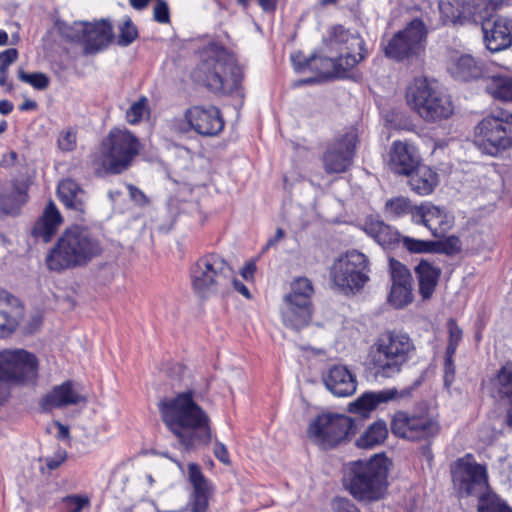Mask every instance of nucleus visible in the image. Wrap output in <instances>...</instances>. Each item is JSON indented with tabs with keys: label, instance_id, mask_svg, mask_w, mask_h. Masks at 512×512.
I'll return each mask as SVG.
<instances>
[{
	"label": "nucleus",
	"instance_id": "nucleus-34",
	"mask_svg": "<svg viewBox=\"0 0 512 512\" xmlns=\"http://www.w3.org/2000/svg\"><path fill=\"white\" fill-rule=\"evenodd\" d=\"M112 39V26L101 21L85 29L84 53L95 54L106 48Z\"/></svg>",
	"mask_w": 512,
	"mask_h": 512
},
{
	"label": "nucleus",
	"instance_id": "nucleus-55",
	"mask_svg": "<svg viewBox=\"0 0 512 512\" xmlns=\"http://www.w3.org/2000/svg\"><path fill=\"white\" fill-rule=\"evenodd\" d=\"M66 459V452L58 450L54 456L46 457L45 463L49 470L58 468Z\"/></svg>",
	"mask_w": 512,
	"mask_h": 512
},
{
	"label": "nucleus",
	"instance_id": "nucleus-28",
	"mask_svg": "<svg viewBox=\"0 0 512 512\" xmlns=\"http://www.w3.org/2000/svg\"><path fill=\"white\" fill-rule=\"evenodd\" d=\"M363 230L384 249H393L401 240L399 231L379 217H367L363 224Z\"/></svg>",
	"mask_w": 512,
	"mask_h": 512
},
{
	"label": "nucleus",
	"instance_id": "nucleus-14",
	"mask_svg": "<svg viewBox=\"0 0 512 512\" xmlns=\"http://www.w3.org/2000/svg\"><path fill=\"white\" fill-rule=\"evenodd\" d=\"M37 357L24 349L0 351V380L16 385L34 384L38 378Z\"/></svg>",
	"mask_w": 512,
	"mask_h": 512
},
{
	"label": "nucleus",
	"instance_id": "nucleus-38",
	"mask_svg": "<svg viewBox=\"0 0 512 512\" xmlns=\"http://www.w3.org/2000/svg\"><path fill=\"white\" fill-rule=\"evenodd\" d=\"M388 436L386 422L378 420L372 423L356 440L359 448L370 449L382 444Z\"/></svg>",
	"mask_w": 512,
	"mask_h": 512
},
{
	"label": "nucleus",
	"instance_id": "nucleus-17",
	"mask_svg": "<svg viewBox=\"0 0 512 512\" xmlns=\"http://www.w3.org/2000/svg\"><path fill=\"white\" fill-rule=\"evenodd\" d=\"M504 0H440L439 9L445 21L462 23L466 20L478 21L483 14L497 10Z\"/></svg>",
	"mask_w": 512,
	"mask_h": 512
},
{
	"label": "nucleus",
	"instance_id": "nucleus-18",
	"mask_svg": "<svg viewBox=\"0 0 512 512\" xmlns=\"http://www.w3.org/2000/svg\"><path fill=\"white\" fill-rule=\"evenodd\" d=\"M425 36L424 23L419 19H414L405 29L393 36L385 48V54L395 60L417 56L423 50Z\"/></svg>",
	"mask_w": 512,
	"mask_h": 512
},
{
	"label": "nucleus",
	"instance_id": "nucleus-32",
	"mask_svg": "<svg viewBox=\"0 0 512 512\" xmlns=\"http://www.w3.org/2000/svg\"><path fill=\"white\" fill-rule=\"evenodd\" d=\"M84 400V397L74 389L73 383L66 381L61 385L55 386L51 392L43 398L42 406L46 410H51L76 405Z\"/></svg>",
	"mask_w": 512,
	"mask_h": 512
},
{
	"label": "nucleus",
	"instance_id": "nucleus-3",
	"mask_svg": "<svg viewBox=\"0 0 512 512\" xmlns=\"http://www.w3.org/2000/svg\"><path fill=\"white\" fill-rule=\"evenodd\" d=\"M103 247L98 236L88 227L72 225L65 229L46 256L49 270H64L83 267L102 254Z\"/></svg>",
	"mask_w": 512,
	"mask_h": 512
},
{
	"label": "nucleus",
	"instance_id": "nucleus-27",
	"mask_svg": "<svg viewBox=\"0 0 512 512\" xmlns=\"http://www.w3.org/2000/svg\"><path fill=\"white\" fill-rule=\"evenodd\" d=\"M280 313L285 327L300 331L309 325L312 319L313 305L283 299Z\"/></svg>",
	"mask_w": 512,
	"mask_h": 512
},
{
	"label": "nucleus",
	"instance_id": "nucleus-29",
	"mask_svg": "<svg viewBox=\"0 0 512 512\" xmlns=\"http://www.w3.org/2000/svg\"><path fill=\"white\" fill-rule=\"evenodd\" d=\"M188 477L193 487L191 511L206 512L211 489L209 481L203 475L200 466L195 463L188 465Z\"/></svg>",
	"mask_w": 512,
	"mask_h": 512
},
{
	"label": "nucleus",
	"instance_id": "nucleus-5",
	"mask_svg": "<svg viewBox=\"0 0 512 512\" xmlns=\"http://www.w3.org/2000/svg\"><path fill=\"white\" fill-rule=\"evenodd\" d=\"M388 466L384 457L357 461L349 465L344 486L359 502L371 503L384 498L388 487Z\"/></svg>",
	"mask_w": 512,
	"mask_h": 512
},
{
	"label": "nucleus",
	"instance_id": "nucleus-30",
	"mask_svg": "<svg viewBox=\"0 0 512 512\" xmlns=\"http://www.w3.org/2000/svg\"><path fill=\"white\" fill-rule=\"evenodd\" d=\"M57 194L63 205L74 211L77 215H82L87 210V193L73 179L62 180L57 188Z\"/></svg>",
	"mask_w": 512,
	"mask_h": 512
},
{
	"label": "nucleus",
	"instance_id": "nucleus-58",
	"mask_svg": "<svg viewBox=\"0 0 512 512\" xmlns=\"http://www.w3.org/2000/svg\"><path fill=\"white\" fill-rule=\"evenodd\" d=\"M299 55H291V61L296 70H302L304 68H313L316 57L306 58L304 62L298 61Z\"/></svg>",
	"mask_w": 512,
	"mask_h": 512
},
{
	"label": "nucleus",
	"instance_id": "nucleus-40",
	"mask_svg": "<svg viewBox=\"0 0 512 512\" xmlns=\"http://www.w3.org/2000/svg\"><path fill=\"white\" fill-rule=\"evenodd\" d=\"M384 211L386 215L392 219H398L405 216H410L412 223L415 224V216L418 211V205L412 203V201L406 197L398 196L388 199L385 202Z\"/></svg>",
	"mask_w": 512,
	"mask_h": 512
},
{
	"label": "nucleus",
	"instance_id": "nucleus-10",
	"mask_svg": "<svg viewBox=\"0 0 512 512\" xmlns=\"http://www.w3.org/2000/svg\"><path fill=\"white\" fill-rule=\"evenodd\" d=\"M368 258L357 250L338 257L330 268L333 284L343 293L361 290L369 280Z\"/></svg>",
	"mask_w": 512,
	"mask_h": 512
},
{
	"label": "nucleus",
	"instance_id": "nucleus-21",
	"mask_svg": "<svg viewBox=\"0 0 512 512\" xmlns=\"http://www.w3.org/2000/svg\"><path fill=\"white\" fill-rule=\"evenodd\" d=\"M389 268L392 286L388 300L395 308H403L413 300L411 273L404 264L394 258L389 260Z\"/></svg>",
	"mask_w": 512,
	"mask_h": 512
},
{
	"label": "nucleus",
	"instance_id": "nucleus-24",
	"mask_svg": "<svg viewBox=\"0 0 512 512\" xmlns=\"http://www.w3.org/2000/svg\"><path fill=\"white\" fill-rule=\"evenodd\" d=\"M325 387L337 397H348L357 389L356 376L345 365H334L323 376Z\"/></svg>",
	"mask_w": 512,
	"mask_h": 512
},
{
	"label": "nucleus",
	"instance_id": "nucleus-11",
	"mask_svg": "<svg viewBox=\"0 0 512 512\" xmlns=\"http://www.w3.org/2000/svg\"><path fill=\"white\" fill-rule=\"evenodd\" d=\"M356 426L351 417L343 414L324 413L309 425V438L323 449L333 448L354 434Z\"/></svg>",
	"mask_w": 512,
	"mask_h": 512
},
{
	"label": "nucleus",
	"instance_id": "nucleus-19",
	"mask_svg": "<svg viewBox=\"0 0 512 512\" xmlns=\"http://www.w3.org/2000/svg\"><path fill=\"white\" fill-rule=\"evenodd\" d=\"M489 14H483L482 32L486 48L491 52H499L512 46V19L497 16L488 19Z\"/></svg>",
	"mask_w": 512,
	"mask_h": 512
},
{
	"label": "nucleus",
	"instance_id": "nucleus-41",
	"mask_svg": "<svg viewBox=\"0 0 512 512\" xmlns=\"http://www.w3.org/2000/svg\"><path fill=\"white\" fill-rule=\"evenodd\" d=\"M313 284L307 277H297L290 284V291L283 299L312 305Z\"/></svg>",
	"mask_w": 512,
	"mask_h": 512
},
{
	"label": "nucleus",
	"instance_id": "nucleus-50",
	"mask_svg": "<svg viewBox=\"0 0 512 512\" xmlns=\"http://www.w3.org/2000/svg\"><path fill=\"white\" fill-rule=\"evenodd\" d=\"M153 19L160 24H168L170 22V10L166 1H156L153 7Z\"/></svg>",
	"mask_w": 512,
	"mask_h": 512
},
{
	"label": "nucleus",
	"instance_id": "nucleus-35",
	"mask_svg": "<svg viewBox=\"0 0 512 512\" xmlns=\"http://www.w3.org/2000/svg\"><path fill=\"white\" fill-rule=\"evenodd\" d=\"M24 184L11 182L0 189V209L6 214H16L27 200Z\"/></svg>",
	"mask_w": 512,
	"mask_h": 512
},
{
	"label": "nucleus",
	"instance_id": "nucleus-61",
	"mask_svg": "<svg viewBox=\"0 0 512 512\" xmlns=\"http://www.w3.org/2000/svg\"><path fill=\"white\" fill-rule=\"evenodd\" d=\"M256 271V266L254 263H248L241 269V276L245 280H252L254 278V273Z\"/></svg>",
	"mask_w": 512,
	"mask_h": 512
},
{
	"label": "nucleus",
	"instance_id": "nucleus-56",
	"mask_svg": "<svg viewBox=\"0 0 512 512\" xmlns=\"http://www.w3.org/2000/svg\"><path fill=\"white\" fill-rule=\"evenodd\" d=\"M213 453L223 464L228 465L230 463L228 450L223 443L216 441Z\"/></svg>",
	"mask_w": 512,
	"mask_h": 512
},
{
	"label": "nucleus",
	"instance_id": "nucleus-43",
	"mask_svg": "<svg viewBox=\"0 0 512 512\" xmlns=\"http://www.w3.org/2000/svg\"><path fill=\"white\" fill-rule=\"evenodd\" d=\"M478 512H512V510L496 494L489 492L480 497Z\"/></svg>",
	"mask_w": 512,
	"mask_h": 512
},
{
	"label": "nucleus",
	"instance_id": "nucleus-53",
	"mask_svg": "<svg viewBox=\"0 0 512 512\" xmlns=\"http://www.w3.org/2000/svg\"><path fill=\"white\" fill-rule=\"evenodd\" d=\"M231 288L243 295L245 298L250 299L251 294L247 286L235 277L234 270L232 269L231 282L227 285V293Z\"/></svg>",
	"mask_w": 512,
	"mask_h": 512
},
{
	"label": "nucleus",
	"instance_id": "nucleus-7",
	"mask_svg": "<svg viewBox=\"0 0 512 512\" xmlns=\"http://www.w3.org/2000/svg\"><path fill=\"white\" fill-rule=\"evenodd\" d=\"M231 275V265L216 253L200 257L190 268L193 290L202 298L226 294Z\"/></svg>",
	"mask_w": 512,
	"mask_h": 512
},
{
	"label": "nucleus",
	"instance_id": "nucleus-31",
	"mask_svg": "<svg viewBox=\"0 0 512 512\" xmlns=\"http://www.w3.org/2000/svg\"><path fill=\"white\" fill-rule=\"evenodd\" d=\"M24 317V307L20 300L0 289V327L11 333L16 330Z\"/></svg>",
	"mask_w": 512,
	"mask_h": 512
},
{
	"label": "nucleus",
	"instance_id": "nucleus-25",
	"mask_svg": "<svg viewBox=\"0 0 512 512\" xmlns=\"http://www.w3.org/2000/svg\"><path fill=\"white\" fill-rule=\"evenodd\" d=\"M447 69L453 78L460 81H472L480 78L487 80L488 77L484 62L469 54L452 57Z\"/></svg>",
	"mask_w": 512,
	"mask_h": 512
},
{
	"label": "nucleus",
	"instance_id": "nucleus-16",
	"mask_svg": "<svg viewBox=\"0 0 512 512\" xmlns=\"http://www.w3.org/2000/svg\"><path fill=\"white\" fill-rule=\"evenodd\" d=\"M357 140L356 130L350 128L327 144L322 156L323 168L327 174L344 173L350 168L355 156Z\"/></svg>",
	"mask_w": 512,
	"mask_h": 512
},
{
	"label": "nucleus",
	"instance_id": "nucleus-45",
	"mask_svg": "<svg viewBox=\"0 0 512 512\" xmlns=\"http://www.w3.org/2000/svg\"><path fill=\"white\" fill-rule=\"evenodd\" d=\"M18 78L20 81L31 85L34 89L44 90L49 86V78L41 72L27 73L23 69L18 70Z\"/></svg>",
	"mask_w": 512,
	"mask_h": 512
},
{
	"label": "nucleus",
	"instance_id": "nucleus-46",
	"mask_svg": "<svg viewBox=\"0 0 512 512\" xmlns=\"http://www.w3.org/2000/svg\"><path fill=\"white\" fill-rule=\"evenodd\" d=\"M138 36V30L130 18H126L120 27L118 44L121 46L130 45Z\"/></svg>",
	"mask_w": 512,
	"mask_h": 512
},
{
	"label": "nucleus",
	"instance_id": "nucleus-60",
	"mask_svg": "<svg viewBox=\"0 0 512 512\" xmlns=\"http://www.w3.org/2000/svg\"><path fill=\"white\" fill-rule=\"evenodd\" d=\"M18 155L15 151H10L2 156L0 165L3 167H10L15 165Z\"/></svg>",
	"mask_w": 512,
	"mask_h": 512
},
{
	"label": "nucleus",
	"instance_id": "nucleus-22",
	"mask_svg": "<svg viewBox=\"0 0 512 512\" xmlns=\"http://www.w3.org/2000/svg\"><path fill=\"white\" fill-rule=\"evenodd\" d=\"M416 225H423L430 230L436 238H441L452 228V220L443 209L430 202H422L418 205V211L414 214Z\"/></svg>",
	"mask_w": 512,
	"mask_h": 512
},
{
	"label": "nucleus",
	"instance_id": "nucleus-9",
	"mask_svg": "<svg viewBox=\"0 0 512 512\" xmlns=\"http://www.w3.org/2000/svg\"><path fill=\"white\" fill-rule=\"evenodd\" d=\"M474 143L492 156L512 148V113L499 111L483 118L476 126Z\"/></svg>",
	"mask_w": 512,
	"mask_h": 512
},
{
	"label": "nucleus",
	"instance_id": "nucleus-64",
	"mask_svg": "<svg viewBox=\"0 0 512 512\" xmlns=\"http://www.w3.org/2000/svg\"><path fill=\"white\" fill-rule=\"evenodd\" d=\"M284 231L283 229L281 228H277L276 230V233H275V236L273 238H270L267 242V246L270 247V246H273L275 245L278 241H280L281 239L284 238Z\"/></svg>",
	"mask_w": 512,
	"mask_h": 512
},
{
	"label": "nucleus",
	"instance_id": "nucleus-2",
	"mask_svg": "<svg viewBox=\"0 0 512 512\" xmlns=\"http://www.w3.org/2000/svg\"><path fill=\"white\" fill-rule=\"evenodd\" d=\"M198 64L193 72L196 81L214 93H231L238 89L243 74L233 53L211 41L198 50Z\"/></svg>",
	"mask_w": 512,
	"mask_h": 512
},
{
	"label": "nucleus",
	"instance_id": "nucleus-20",
	"mask_svg": "<svg viewBox=\"0 0 512 512\" xmlns=\"http://www.w3.org/2000/svg\"><path fill=\"white\" fill-rule=\"evenodd\" d=\"M189 127L200 135L215 136L224 128L220 110L215 106H193L184 115Z\"/></svg>",
	"mask_w": 512,
	"mask_h": 512
},
{
	"label": "nucleus",
	"instance_id": "nucleus-13",
	"mask_svg": "<svg viewBox=\"0 0 512 512\" xmlns=\"http://www.w3.org/2000/svg\"><path fill=\"white\" fill-rule=\"evenodd\" d=\"M452 480L455 489L462 497L481 496L489 493L486 465L475 461L470 453L457 459L452 466Z\"/></svg>",
	"mask_w": 512,
	"mask_h": 512
},
{
	"label": "nucleus",
	"instance_id": "nucleus-15",
	"mask_svg": "<svg viewBox=\"0 0 512 512\" xmlns=\"http://www.w3.org/2000/svg\"><path fill=\"white\" fill-rule=\"evenodd\" d=\"M391 431L395 436L409 441H427L438 435L440 424L435 417L428 414L398 411L392 418Z\"/></svg>",
	"mask_w": 512,
	"mask_h": 512
},
{
	"label": "nucleus",
	"instance_id": "nucleus-1",
	"mask_svg": "<svg viewBox=\"0 0 512 512\" xmlns=\"http://www.w3.org/2000/svg\"><path fill=\"white\" fill-rule=\"evenodd\" d=\"M161 419L185 450L207 445L211 440L210 419L194 400L191 390L158 403Z\"/></svg>",
	"mask_w": 512,
	"mask_h": 512
},
{
	"label": "nucleus",
	"instance_id": "nucleus-54",
	"mask_svg": "<svg viewBox=\"0 0 512 512\" xmlns=\"http://www.w3.org/2000/svg\"><path fill=\"white\" fill-rule=\"evenodd\" d=\"M455 379L454 360L450 358L444 359V384L449 387Z\"/></svg>",
	"mask_w": 512,
	"mask_h": 512
},
{
	"label": "nucleus",
	"instance_id": "nucleus-63",
	"mask_svg": "<svg viewBox=\"0 0 512 512\" xmlns=\"http://www.w3.org/2000/svg\"><path fill=\"white\" fill-rule=\"evenodd\" d=\"M128 188H129V192H130L131 197L135 201H141V200L145 199V195H144V193L140 189H138V188H136V187H134L132 185H129Z\"/></svg>",
	"mask_w": 512,
	"mask_h": 512
},
{
	"label": "nucleus",
	"instance_id": "nucleus-39",
	"mask_svg": "<svg viewBox=\"0 0 512 512\" xmlns=\"http://www.w3.org/2000/svg\"><path fill=\"white\" fill-rule=\"evenodd\" d=\"M486 91L495 99L512 102V77L508 75H491L487 77Z\"/></svg>",
	"mask_w": 512,
	"mask_h": 512
},
{
	"label": "nucleus",
	"instance_id": "nucleus-42",
	"mask_svg": "<svg viewBox=\"0 0 512 512\" xmlns=\"http://www.w3.org/2000/svg\"><path fill=\"white\" fill-rule=\"evenodd\" d=\"M494 387L503 399H507L509 407H512V362H506L498 370L495 379Z\"/></svg>",
	"mask_w": 512,
	"mask_h": 512
},
{
	"label": "nucleus",
	"instance_id": "nucleus-33",
	"mask_svg": "<svg viewBox=\"0 0 512 512\" xmlns=\"http://www.w3.org/2000/svg\"><path fill=\"white\" fill-rule=\"evenodd\" d=\"M62 222L63 219L59 210L56 205L50 201L45 207L42 216L35 223L32 229V235L47 243L56 234Z\"/></svg>",
	"mask_w": 512,
	"mask_h": 512
},
{
	"label": "nucleus",
	"instance_id": "nucleus-23",
	"mask_svg": "<svg viewBox=\"0 0 512 512\" xmlns=\"http://www.w3.org/2000/svg\"><path fill=\"white\" fill-rule=\"evenodd\" d=\"M416 148L402 141H394L389 152V169L398 175H410L419 165Z\"/></svg>",
	"mask_w": 512,
	"mask_h": 512
},
{
	"label": "nucleus",
	"instance_id": "nucleus-62",
	"mask_svg": "<svg viewBox=\"0 0 512 512\" xmlns=\"http://www.w3.org/2000/svg\"><path fill=\"white\" fill-rule=\"evenodd\" d=\"M13 103L9 100H0V114L8 115L13 111Z\"/></svg>",
	"mask_w": 512,
	"mask_h": 512
},
{
	"label": "nucleus",
	"instance_id": "nucleus-8",
	"mask_svg": "<svg viewBox=\"0 0 512 512\" xmlns=\"http://www.w3.org/2000/svg\"><path fill=\"white\" fill-rule=\"evenodd\" d=\"M326 45L329 51L336 53L337 56L320 60L329 62L338 77H344L346 72L354 68L367 55L365 42L359 33L346 29L342 25H335L329 30Z\"/></svg>",
	"mask_w": 512,
	"mask_h": 512
},
{
	"label": "nucleus",
	"instance_id": "nucleus-52",
	"mask_svg": "<svg viewBox=\"0 0 512 512\" xmlns=\"http://www.w3.org/2000/svg\"><path fill=\"white\" fill-rule=\"evenodd\" d=\"M447 326L449 332L448 342L459 344L463 336L462 329L457 325V323L453 319L448 320Z\"/></svg>",
	"mask_w": 512,
	"mask_h": 512
},
{
	"label": "nucleus",
	"instance_id": "nucleus-12",
	"mask_svg": "<svg viewBox=\"0 0 512 512\" xmlns=\"http://www.w3.org/2000/svg\"><path fill=\"white\" fill-rule=\"evenodd\" d=\"M138 153V140L129 131L112 130L102 143L101 165L107 173L119 174Z\"/></svg>",
	"mask_w": 512,
	"mask_h": 512
},
{
	"label": "nucleus",
	"instance_id": "nucleus-44",
	"mask_svg": "<svg viewBox=\"0 0 512 512\" xmlns=\"http://www.w3.org/2000/svg\"><path fill=\"white\" fill-rule=\"evenodd\" d=\"M148 112V99L145 96H142L126 111V119L130 124H137L148 114Z\"/></svg>",
	"mask_w": 512,
	"mask_h": 512
},
{
	"label": "nucleus",
	"instance_id": "nucleus-37",
	"mask_svg": "<svg viewBox=\"0 0 512 512\" xmlns=\"http://www.w3.org/2000/svg\"><path fill=\"white\" fill-rule=\"evenodd\" d=\"M409 185L411 189L422 196L433 192L438 184V175L428 166H417L409 175Z\"/></svg>",
	"mask_w": 512,
	"mask_h": 512
},
{
	"label": "nucleus",
	"instance_id": "nucleus-57",
	"mask_svg": "<svg viewBox=\"0 0 512 512\" xmlns=\"http://www.w3.org/2000/svg\"><path fill=\"white\" fill-rule=\"evenodd\" d=\"M18 58V51L15 48H9L0 53V63L4 65H11Z\"/></svg>",
	"mask_w": 512,
	"mask_h": 512
},
{
	"label": "nucleus",
	"instance_id": "nucleus-51",
	"mask_svg": "<svg viewBox=\"0 0 512 512\" xmlns=\"http://www.w3.org/2000/svg\"><path fill=\"white\" fill-rule=\"evenodd\" d=\"M331 506L333 512H360L358 507L347 498H335Z\"/></svg>",
	"mask_w": 512,
	"mask_h": 512
},
{
	"label": "nucleus",
	"instance_id": "nucleus-4",
	"mask_svg": "<svg viewBox=\"0 0 512 512\" xmlns=\"http://www.w3.org/2000/svg\"><path fill=\"white\" fill-rule=\"evenodd\" d=\"M415 346L405 333L387 331L380 334L370 346L367 363L377 378H393L413 357Z\"/></svg>",
	"mask_w": 512,
	"mask_h": 512
},
{
	"label": "nucleus",
	"instance_id": "nucleus-59",
	"mask_svg": "<svg viewBox=\"0 0 512 512\" xmlns=\"http://www.w3.org/2000/svg\"><path fill=\"white\" fill-rule=\"evenodd\" d=\"M243 7H247L250 0H236ZM264 11H274L276 8V0H257Z\"/></svg>",
	"mask_w": 512,
	"mask_h": 512
},
{
	"label": "nucleus",
	"instance_id": "nucleus-26",
	"mask_svg": "<svg viewBox=\"0 0 512 512\" xmlns=\"http://www.w3.org/2000/svg\"><path fill=\"white\" fill-rule=\"evenodd\" d=\"M412 390V388H406L398 392L397 389L392 388L377 392H366L350 404V410L354 413L365 415L382 403H386L395 398L410 396Z\"/></svg>",
	"mask_w": 512,
	"mask_h": 512
},
{
	"label": "nucleus",
	"instance_id": "nucleus-49",
	"mask_svg": "<svg viewBox=\"0 0 512 512\" xmlns=\"http://www.w3.org/2000/svg\"><path fill=\"white\" fill-rule=\"evenodd\" d=\"M89 498L82 495H70L63 498L64 512H80L89 506Z\"/></svg>",
	"mask_w": 512,
	"mask_h": 512
},
{
	"label": "nucleus",
	"instance_id": "nucleus-6",
	"mask_svg": "<svg viewBox=\"0 0 512 512\" xmlns=\"http://www.w3.org/2000/svg\"><path fill=\"white\" fill-rule=\"evenodd\" d=\"M405 96L408 106L426 122L445 120L453 114L450 96L426 77L414 78L407 86Z\"/></svg>",
	"mask_w": 512,
	"mask_h": 512
},
{
	"label": "nucleus",
	"instance_id": "nucleus-48",
	"mask_svg": "<svg viewBox=\"0 0 512 512\" xmlns=\"http://www.w3.org/2000/svg\"><path fill=\"white\" fill-rule=\"evenodd\" d=\"M58 147L63 152H71L77 145V132L73 128L61 131L57 140Z\"/></svg>",
	"mask_w": 512,
	"mask_h": 512
},
{
	"label": "nucleus",
	"instance_id": "nucleus-47",
	"mask_svg": "<svg viewBox=\"0 0 512 512\" xmlns=\"http://www.w3.org/2000/svg\"><path fill=\"white\" fill-rule=\"evenodd\" d=\"M403 246L411 253H426L433 250L434 243L431 241L418 240L411 237H401Z\"/></svg>",
	"mask_w": 512,
	"mask_h": 512
},
{
	"label": "nucleus",
	"instance_id": "nucleus-36",
	"mask_svg": "<svg viewBox=\"0 0 512 512\" xmlns=\"http://www.w3.org/2000/svg\"><path fill=\"white\" fill-rule=\"evenodd\" d=\"M419 282V293L423 300L430 299L438 284L441 269L426 260H421L415 267Z\"/></svg>",
	"mask_w": 512,
	"mask_h": 512
}]
</instances>
